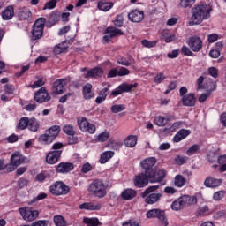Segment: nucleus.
I'll use <instances>...</instances> for the list:
<instances>
[{"label":"nucleus","instance_id":"nucleus-1","mask_svg":"<svg viewBox=\"0 0 226 226\" xmlns=\"http://www.w3.org/2000/svg\"><path fill=\"white\" fill-rule=\"evenodd\" d=\"M212 7H207V4H200L194 5L191 10V19L189 26H200L203 20L211 19Z\"/></svg>","mask_w":226,"mask_h":226},{"label":"nucleus","instance_id":"nucleus-2","mask_svg":"<svg viewBox=\"0 0 226 226\" xmlns=\"http://www.w3.org/2000/svg\"><path fill=\"white\" fill-rule=\"evenodd\" d=\"M194 204H197V197L183 195L172 202L171 209L172 211H181V209H185L188 206H194Z\"/></svg>","mask_w":226,"mask_h":226},{"label":"nucleus","instance_id":"nucleus-3","mask_svg":"<svg viewBox=\"0 0 226 226\" xmlns=\"http://www.w3.org/2000/svg\"><path fill=\"white\" fill-rule=\"evenodd\" d=\"M59 132H61V127H59V125L51 126L49 130H46L43 134L39 136V142L46 144L47 146L52 144L54 140H56L57 135H59Z\"/></svg>","mask_w":226,"mask_h":226},{"label":"nucleus","instance_id":"nucleus-4","mask_svg":"<svg viewBox=\"0 0 226 226\" xmlns=\"http://www.w3.org/2000/svg\"><path fill=\"white\" fill-rule=\"evenodd\" d=\"M88 192L92 193V195H94V197L103 199V197L107 195V187L105 186L103 181L95 179L90 184Z\"/></svg>","mask_w":226,"mask_h":226},{"label":"nucleus","instance_id":"nucleus-5","mask_svg":"<svg viewBox=\"0 0 226 226\" xmlns=\"http://www.w3.org/2000/svg\"><path fill=\"white\" fill-rule=\"evenodd\" d=\"M204 84V76H200L198 79H197V86H198V89H208L207 91V93L201 94L199 97V102L200 103H204V102H206V100H207V98H209V96H211V93H213V91H215L216 89V83L215 82H210L212 87H209V86H205Z\"/></svg>","mask_w":226,"mask_h":226},{"label":"nucleus","instance_id":"nucleus-6","mask_svg":"<svg viewBox=\"0 0 226 226\" xmlns=\"http://www.w3.org/2000/svg\"><path fill=\"white\" fill-rule=\"evenodd\" d=\"M47 23V19L39 18L35 20L32 27V40H41L43 38V30L45 29V24Z\"/></svg>","mask_w":226,"mask_h":226},{"label":"nucleus","instance_id":"nucleus-7","mask_svg":"<svg viewBox=\"0 0 226 226\" xmlns=\"http://www.w3.org/2000/svg\"><path fill=\"white\" fill-rule=\"evenodd\" d=\"M49 192L52 195H67L70 192V187H68L63 182H56L49 187Z\"/></svg>","mask_w":226,"mask_h":226},{"label":"nucleus","instance_id":"nucleus-8","mask_svg":"<svg viewBox=\"0 0 226 226\" xmlns=\"http://www.w3.org/2000/svg\"><path fill=\"white\" fill-rule=\"evenodd\" d=\"M147 218H158L162 226L169 225L167 217L165 216V211L161 209H152L147 212Z\"/></svg>","mask_w":226,"mask_h":226},{"label":"nucleus","instance_id":"nucleus-9","mask_svg":"<svg viewBox=\"0 0 226 226\" xmlns=\"http://www.w3.org/2000/svg\"><path fill=\"white\" fill-rule=\"evenodd\" d=\"M19 213L25 222H34V219L38 218L40 215L37 210H33L29 207L19 208Z\"/></svg>","mask_w":226,"mask_h":226},{"label":"nucleus","instance_id":"nucleus-10","mask_svg":"<svg viewBox=\"0 0 226 226\" xmlns=\"http://www.w3.org/2000/svg\"><path fill=\"white\" fill-rule=\"evenodd\" d=\"M78 126L81 132H87L88 133H94L96 132V126L93 124H89L86 117H79L77 120Z\"/></svg>","mask_w":226,"mask_h":226},{"label":"nucleus","instance_id":"nucleus-11","mask_svg":"<svg viewBox=\"0 0 226 226\" xmlns=\"http://www.w3.org/2000/svg\"><path fill=\"white\" fill-rule=\"evenodd\" d=\"M34 101L37 103H47L50 102V94L47 92L45 87H41L34 94Z\"/></svg>","mask_w":226,"mask_h":226},{"label":"nucleus","instance_id":"nucleus-12","mask_svg":"<svg viewBox=\"0 0 226 226\" xmlns=\"http://www.w3.org/2000/svg\"><path fill=\"white\" fill-rule=\"evenodd\" d=\"M167 176L165 170H154L148 175L150 183H162Z\"/></svg>","mask_w":226,"mask_h":226},{"label":"nucleus","instance_id":"nucleus-13","mask_svg":"<svg viewBox=\"0 0 226 226\" xmlns=\"http://www.w3.org/2000/svg\"><path fill=\"white\" fill-rule=\"evenodd\" d=\"M67 84H70L69 79H56L53 83V87H52V92H51L52 94H63L64 86H66Z\"/></svg>","mask_w":226,"mask_h":226},{"label":"nucleus","instance_id":"nucleus-14","mask_svg":"<svg viewBox=\"0 0 226 226\" xmlns=\"http://www.w3.org/2000/svg\"><path fill=\"white\" fill-rule=\"evenodd\" d=\"M141 168L144 169L145 173L149 176L154 170L153 168L156 165V158L148 157L140 162Z\"/></svg>","mask_w":226,"mask_h":226},{"label":"nucleus","instance_id":"nucleus-15","mask_svg":"<svg viewBox=\"0 0 226 226\" xmlns=\"http://www.w3.org/2000/svg\"><path fill=\"white\" fill-rule=\"evenodd\" d=\"M187 45L192 52H200L202 50V40L200 37L192 36L187 41Z\"/></svg>","mask_w":226,"mask_h":226},{"label":"nucleus","instance_id":"nucleus-16","mask_svg":"<svg viewBox=\"0 0 226 226\" xmlns=\"http://www.w3.org/2000/svg\"><path fill=\"white\" fill-rule=\"evenodd\" d=\"M149 185V176L146 173H140L136 176L134 178V185L137 188H144V186H147Z\"/></svg>","mask_w":226,"mask_h":226},{"label":"nucleus","instance_id":"nucleus-17","mask_svg":"<svg viewBox=\"0 0 226 226\" xmlns=\"http://www.w3.org/2000/svg\"><path fill=\"white\" fill-rule=\"evenodd\" d=\"M61 154H63V151L61 150H54L49 152L46 156V162L49 165H54L57 163L59 159L61 158Z\"/></svg>","mask_w":226,"mask_h":226},{"label":"nucleus","instance_id":"nucleus-18","mask_svg":"<svg viewBox=\"0 0 226 226\" xmlns=\"http://www.w3.org/2000/svg\"><path fill=\"white\" fill-rule=\"evenodd\" d=\"M128 19L131 22L139 23L144 20V11L134 10L128 14Z\"/></svg>","mask_w":226,"mask_h":226},{"label":"nucleus","instance_id":"nucleus-19","mask_svg":"<svg viewBox=\"0 0 226 226\" xmlns=\"http://www.w3.org/2000/svg\"><path fill=\"white\" fill-rule=\"evenodd\" d=\"M74 166L72 162H60L56 166V172L60 174H68V172H72L73 170Z\"/></svg>","mask_w":226,"mask_h":226},{"label":"nucleus","instance_id":"nucleus-20","mask_svg":"<svg viewBox=\"0 0 226 226\" xmlns=\"http://www.w3.org/2000/svg\"><path fill=\"white\" fill-rule=\"evenodd\" d=\"M103 75V69L100 67H95L90 71H87L86 74H84L85 79L92 77L93 79H100Z\"/></svg>","mask_w":226,"mask_h":226},{"label":"nucleus","instance_id":"nucleus-21","mask_svg":"<svg viewBox=\"0 0 226 226\" xmlns=\"http://www.w3.org/2000/svg\"><path fill=\"white\" fill-rule=\"evenodd\" d=\"M79 208L87 211H99V209H102V205L100 203L94 205L93 202H85L79 205Z\"/></svg>","mask_w":226,"mask_h":226},{"label":"nucleus","instance_id":"nucleus-22","mask_svg":"<svg viewBox=\"0 0 226 226\" xmlns=\"http://www.w3.org/2000/svg\"><path fill=\"white\" fill-rule=\"evenodd\" d=\"M222 185V180L208 177L204 181V185L207 188H216Z\"/></svg>","mask_w":226,"mask_h":226},{"label":"nucleus","instance_id":"nucleus-23","mask_svg":"<svg viewBox=\"0 0 226 226\" xmlns=\"http://www.w3.org/2000/svg\"><path fill=\"white\" fill-rule=\"evenodd\" d=\"M195 102V94H188L182 98V103L185 107H194Z\"/></svg>","mask_w":226,"mask_h":226},{"label":"nucleus","instance_id":"nucleus-24","mask_svg":"<svg viewBox=\"0 0 226 226\" xmlns=\"http://www.w3.org/2000/svg\"><path fill=\"white\" fill-rule=\"evenodd\" d=\"M11 165H14V167H19V165H22V163H24V157L20 153L15 152L11 156Z\"/></svg>","mask_w":226,"mask_h":226},{"label":"nucleus","instance_id":"nucleus-25","mask_svg":"<svg viewBox=\"0 0 226 226\" xmlns=\"http://www.w3.org/2000/svg\"><path fill=\"white\" fill-rule=\"evenodd\" d=\"M192 133V131L186 129H181L173 138L174 142H181L184 139H186L188 135Z\"/></svg>","mask_w":226,"mask_h":226},{"label":"nucleus","instance_id":"nucleus-26","mask_svg":"<svg viewBox=\"0 0 226 226\" xmlns=\"http://www.w3.org/2000/svg\"><path fill=\"white\" fill-rule=\"evenodd\" d=\"M93 85L90 83L86 84L83 87V96L85 100H91L93 96H94V93H93Z\"/></svg>","mask_w":226,"mask_h":226},{"label":"nucleus","instance_id":"nucleus-27","mask_svg":"<svg viewBox=\"0 0 226 226\" xmlns=\"http://www.w3.org/2000/svg\"><path fill=\"white\" fill-rule=\"evenodd\" d=\"M32 13H31V10L23 7L21 9H19L18 17L19 19V20H29V19H31L32 17Z\"/></svg>","mask_w":226,"mask_h":226},{"label":"nucleus","instance_id":"nucleus-28","mask_svg":"<svg viewBox=\"0 0 226 226\" xmlns=\"http://www.w3.org/2000/svg\"><path fill=\"white\" fill-rule=\"evenodd\" d=\"M14 15L15 11L13 9V6L11 5L7 6L6 9L2 12V18L4 19V20H11Z\"/></svg>","mask_w":226,"mask_h":226},{"label":"nucleus","instance_id":"nucleus-29","mask_svg":"<svg viewBox=\"0 0 226 226\" xmlns=\"http://www.w3.org/2000/svg\"><path fill=\"white\" fill-rule=\"evenodd\" d=\"M105 34H110L112 38H116V36H123L124 33L122 29L109 26L106 28Z\"/></svg>","mask_w":226,"mask_h":226},{"label":"nucleus","instance_id":"nucleus-30","mask_svg":"<svg viewBox=\"0 0 226 226\" xmlns=\"http://www.w3.org/2000/svg\"><path fill=\"white\" fill-rule=\"evenodd\" d=\"M136 195L137 192L133 189H125L121 193V197L124 199V200H132V199H133Z\"/></svg>","mask_w":226,"mask_h":226},{"label":"nucleus","instance_id":"nucleus-31","mask_svg":"<svg viewBox=\"0 0 226 226\" xmlns=\"http://www.w3.org/2000/svg\"><path fill=\"white\" fill-rule=\"evenodd\" d=\"M162 199V193H152L146 197L145 202L147 204H156Z\"/></svg>","mask_w":226,"mask_h":226},{"label":"nucleus","instance_id":"nucleus-32","mask_svg":"<svg viewBox=\"0 0 226 226\" xmlns=\"http://www.w3.org/2000/svg\"><path fill=\"white\" fill-rule=\"evenodd\" d=\"M169 121H170V118L162 116H157L154 117V124H156V126H167V124H169Z\"/></svg>","mask_w":226,"mask_h":226},{"label":"nucleus","instance_id":"nucleus-33","mask_svg":"<svg viewBox=\"0 0 226 226\" xmlns=\"http://www.w3.org/2000/svg\"><path fill=\"white\" fill-rule=\"evenodd\" d=\"M97 6H98V9L101 10L102 11H109V10H112V7L114 6V3L100 1Z\"/></svg>","mask_w":226,"mask_h":226},{"label":"nucleus","instance_id":"nucleus-34","mask_svg":"<svg viewBox=\"0 0 226 226\" xmlns=\"http://www.w3.org/2000/svg\"><path fill=\"white\" fill-rule=\"evenodd\" d=\"M113 156H114L113 151H105L101 154L99 162L102 164L107 163V162H109V160H110V158H112Z\"/></svg>","mask_w":226,"mask_h":226},{"label":"nucleus","instance_id":"nucleus-35","mask_svg":"<svg viewBox=\"0 0 226 226\" xmlns=\"http://www.w3.org/2000/svg\"><path fill=\"white\" fill-rule=\"evenodd\" d=\"M137 136L130 135L125 139L124 146H126V147H135V146H137Z\"/></svg>","mask_w":226,"mask_h":226},{"label":"nucleus","instance_id":"nucleus-36","mask_svg":"<svg viewBox=\"0 0 226 226\" xmlns=\"http://www.w3.org/2000/svg\"><path fill=\"white\" fill-rule=\"evenodd\" d=\"M40 128V122L33 117L29 119L28 129L30 132H36Z\"/></svg>","mask_w":226,"mask_h":226},{"label":"nucleus","instance_id":"nucleus-37","mask_svg":"<svg viewBox=\"0 0 226 226\" xmlns=\"http://www.w3.org/2000/svg\"><path fill=\"white\" fill-rule=\"evenodd\" d=\"M174 184L177 188H183V185H186V179L183 175H177L175 177Z\"/></svg>","mask_w":226,"mask_h":226},{"label":"nucleus","instance_id":"nucleus-38","mask_svg":"<svg viewBox=\"0 0 226 226\" xmlns=\"http://www.w3.org/2000/svg\"><path fill=\"white\" fill-rule=\"evenodd\" d=\"M28 126H29V117H25L20 118L17 125V128L18 130H26V128H28Z\"/></svg>","mask_w":226,"mask_h":226},{"label":"nucleus","instance_id":"nucleus-39","mask_svg":"<svg viewBox=\"0 0 226 226\" xmlns=\"http://www.w3.org/2000/svg\"><path fill=\"white\" fill-rule=\"evenodd\" d=\"M138 84H128V83H123L119 85L120 88L122 89V93H130L133 89V87H137Z\"/></svg>","mask_w":226,"mask_h":226},{"label":"nucleus","instance_id":"nucleus-40","mask_svg":"<svg viewBox=\"0 0 226 226\" xmlns=\"http://www.w3.org/2000/svg\"><path fill=\"white\" fill-rule=\"evenodd\" d=\"M196 0H180L178 8H184L185 10L186 8H192L193 4H195Z\"/></svg>","mask_w":226,"mask_h":226},{"label":"nucleus","instance_id":"nucleus-41","mask_svg":"<svg viewBox=\"0 0 226 226\" xmlns=\"http://www.w3.org/2000/svg\"><path fill=\"white\" fill-rule=\"evenodd\" d=\"M220 167V172H226V154L220 155L217 159Z\"/></svg>","mask_w":226,"mask_h":226},{"label":"nucleus","instance_id":"nucleus-42","mask_svg":"<svg viewBox=\"0 0 226 226\" xmlns=\"http://www.w3.org/2000/svg\"><path fill=\"white\" fill-rule=\"evenodd\" d=\"M53 220L56 226H66V220L62 215H55Z\"/></svg>","mask_w":226,"mask_h":226},{"label":"nucleus","instance_id":"nucleus-43","mask_svg":"<svg viewBox=\"0 0 226 226\" xmlns=\"http://www.w3.org/2000/svg\"><path fill=\"white\" fill-rule=\"evenodd\" d=\"M84 223L87 224V226H98V223H100V221H98L97 218H87L85 217L83 219Z\"/></svg>","mask_w":226,"mask_h":226},{"label":"nucleus","instance_id":"nucleus-44","mask_svg":"<svg viewBox=\"0 0 226 226\" xmlns=\"http://www.w3.org/2000/svg\"><path fill=\"white\" fill-rule=\"evenodd\" d=\"M64 133H66V135H70L71 137H73L75 135V128L70 124H66L63 128Z\"/></svg>","mask_w":226,"mask_h":226},{"label":"nucleus","instance_id":"nucleus-45","mask_svg":"<svg viewBox=\"0 0 226 226\" xmlns=\"http://www.w3.org/2000/svg\"><path fill=\"white\" fill-rule=\"evenodd\" d=\"M200 149V145L195 144L189 147V149L186 151V154L188 156H192L193 154H197L198 151Z\"/></svg>","mask_w":226,"mask_h":226},{"label":"nucleus","instance_id":"nucleus-46","mask_svg":"<svg viewBox=\"0 0 226 226\" xmlns=\"http://www.w3.org/2000/svg\"><path fill=\"white\" fill-rule=\"evenodd\" d=\"M123 24H124L123 14L117 15L114 20V26H116V27H123Z\"/></svg>","mask_w":226,"mask_h":226},{"label":"nucleus","instance_id":"nucleus-47","mask_svg":"<svg viewBox=\"0 0 226 226\" xmlns=\"http://www.w3.org/2000/svg\"><path fill=\"white\" fill-rule=\"evenodd\" d=\"M125 109L126 106H124V104H117L111 107V112L113 114H118V112H123Z\"/></svg>","mask_w":226,"mask_h":226},{"label":"nucleus","instance_id":"nucleus-48","mask_svg":"<svg viewBox=\"0 0 226 226\" xmlns=\"http://www.w3.org/2000/svg\"><path fill=\"white\" fill-rule=\"evenodd\" d=\"M55 54H64L68 52V47L64 46L63 44H59L54 49Z\"/></svg>","mask_w":226,"mask_h":226},{"label":"nucleus","instance_id":"nucleus-49","mask_svg":"<svg viewBox=\"0 0 226 226\" xmlns=\"http://www.w3.org/2000/svg\"><path fill=\"white\" fill-rule=\"evenodd\" d=\"M109 137H110V132H103L98 135L97 140L98 142H105L109 140Z\"/></svg>","mask_w":226,"mask_h":226},{"label":"nucleus","instance_id":"nucleus-50","mask_svg":"<svg viewBox=\"0 0 226 226\" xmlns=\"http://www.w3.org/2000/svg\"><path fill=\"white\" fill-rule=\"evenodd\" d=\"M117 64H121L122 66H131L135 63V60L128 61L126 58H119L117 61Z\"/></svg>","mask_w":226,"mask_h":226},{"label":"nucleus","instance_id":"nucleus-51","mask_svg":"<svg viewBox=\"0 0 226 226\" xmlns=\"http://www.w3.org/2000/svg\"><path fill=\"white\" fill-rule=\"evenodd\" d=\"M56 6H57V0H50L45 4L43 10H54Z\"/></svg>","mask_w":226,"mask_h":226},{"label":"nucleus","instance_id":"nucleus-52","mask_svg":"<svg viewBox=\"0 0 226 226\" xmlns=\"http://www.w3.org/2000/svg\"><path fill=\"white\" fill-rule=\"evenodd\" d=\"M156 41H147V40H142L141 41V44L143 45V47H147V49H153V47H156Z\"/></svg>","mask_w":226,"mask_h":226},{"label":"nucleus","instance_id":"nucleus-53","mask_svg":"<svg viewBox=\"0 0 226 226\" xmlns=\"http://www.w3.org/2000/svg\"><path fill=\"white\" fill-rule=\"evenodd\" d=\"M158 188H160V186L158 185H153V186H149L148 188H147L144 192L142 193V197H147V195H149V193H151L152 192H156V190H158Z\"/></svg>","mask_w":226,"mask_h":226},{"label":"nucleus","instance_id":"nucleus-54","mask_svg":"<svg viewBox=\"0 0 226 226\" xmlns=\"http://www.w3.org/2000/svg\"><path fill=\"white\" fill-rule=\"evenodd\" d=\"M198 215L200 216H207V215H209V207L207 206L200 207L198 210Z\"/></svg>","mask_w":226,"mask_h":226},{"label":"nucleus","instance_id":"nucleus-55","mask_svg":"<svg viewBox=\"0 0 226 226\" xmlns=\"http://www.w3.org/2000/svg\"><path fill=\"white\" fill-rule=\"evenodd\" d=\"M163 80H165V74H163L162 72L156 74V76L154 79V82L155 84H162Z\"/></svg>","mask_w":226,"mask_h":226},{"label":"nucleus","instance_id":"nucleus-56","mask_svg":"<svg viewBox=\"0 0 226 226\" xmlns=\"http://www.w3.org/2000/svg\"><path fill=\"white\" fill-rule=\"evenodd\" d=\"M187 160H188V157L181 156V155H177L175 158V162H176L177 165H184V163H186Z\"/></svg>","mask_w":226,"mask_h":226},{"label":"nucleus","instance_id":"nucleus-57","mask_svg":"<svg viewBox=\"0 0 226 226\" xmlns=\"http://www.w3.org/2000/svg\"><path fill=\"white\" fill-rule=\"evenodd\" d=\"M45 85V81H43V79H39L37 81H34L33 85L30 87L32 89H36L38 87H41V86Z\"/></svg>","mask_w":226,"mask_h":226},{"label":"nucleus","instance_id":"nucleus-58","mask_svg":"<svg viewBox=\"0 0 226 226\" xmlns=\"http://www.w3.org/2000/svg\"><path fill=\"white\" fill-rule=\"evenodd\" d=\"M118 72V77H125L130 73V70L126 67H120Z\"/></svg>","mask_w":226,"mask_h":226},{"label":"nucleus","instance_id":"nucleus-59","mask_svg":"<svg viewBox=\"0 0 226 226\" xmlns=\"http://www.w3.org/2000/svg\"><path fill=\"white\" fill-rule=\"evenodd\" d=\"M91 170H93V166H91L89 162L85 163L81 168L83 174H87V172H91Z\"/></svg>","mask_w":226,"mask_h":226},{"label":"nucleus","instance_id":"nucleus-60","mask_svg":"<svg viewBox=\"0 0 226 226\" xmlns=\"http://www.w3.org/2000/svg\"><path fill=\"white\" fill-rule=\"evenodd\" d=\"M32 226H49L48 220H39L31 223Z\"/></svg>","mask_w":226,"mask_h":226},{"label":"nucleus","instance_id":"nucleus-61","mask_svg":"<svg viewBox=\"0 0 226 226\" xmlns=\"http://www.w3.org/2000/svg\"><path fill=\"white\" fill-rule=\"evenodd\" d=\"M109 87H110V84H108L107 87H104L100 91L99 95L107 100V96H109Z\"/></svg>","mask_w":226,"mask_h":226},{"label":"nucleus","instance_id":"nucleus-62","mask_svg":"<svg viewBox=\"0 0 226 226\" xmlns=\"http://www.w3.org/2000/svg\"><path fill=\"white\" fill-rule=\"evenodd\" d=\"M5 94H13V91H15V87L13 85L7 84L4 87Z\"/></svg>","mask_w":226,"mask_h":226},{"label":"nucleus","instance_id":"nucleus-63","mask_svg":"<svg viewBox=\"0 0 226 226\" xmlns=\"http://www.w3.org/2000/svg\"><path fill=\"white\" fill-rule=\"evenodd\" d=\"M225 196V192L223 191H218L216 192L213 198H214V200H222V197Z\"/></svg>","mask_w":226,"mask_h":226},{"label":"nucleus","instance_id":"nucleus-64","mask_svg":"<svg viewBox=\"0 0 226 226\" xmlns=\"http://www.w3.org/2000/svg\"><path fill=\"white\" fill-rule=\"evenodd\" d=\"M208 73L209 75H211V77L216 79V77H218V69H216L215 67H210L208 69Z\"/></svg>","mask_w":226,"mask_h":226}]
</instances>
